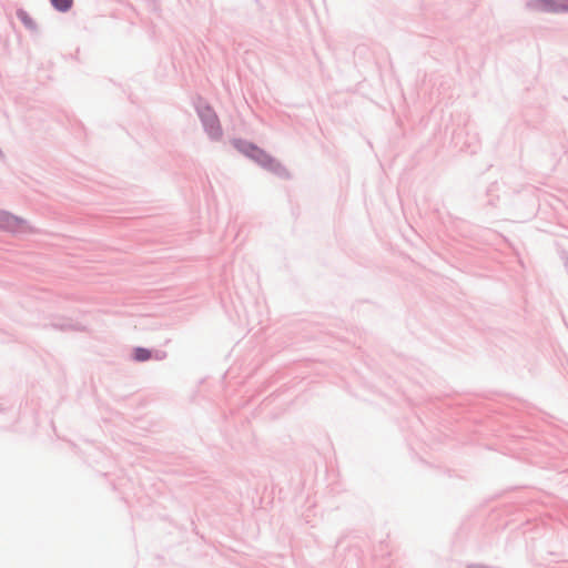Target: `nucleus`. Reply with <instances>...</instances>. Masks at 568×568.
Here are the masks:
<instances>
[{
  "label": "nucleus",
  "instance_id": "3",
  "mask_svg": "<svg viewBox=\"0 0 568 568\" xmlns=\"http://www.w3.org/2000/svg\"><path fill=\"white\" fill-rule=\"evenodd\" d=\"M206 125L210 128L211 135H213L214 138H217L220 135V126H219V122H217V119L215 115H212L209 119V122L206 123Z\"/></svg>",
  "mask_w": 568,
  "mask_h": 568
},
{
  "label": "nucleus",
  "instance_id": "4",
  "mask_svg": "<svg viewBox=\"0 0 568 568\" xmlns=\"http://www.w3.org/2000/svg\"><path fill=\"white\" fill-rule=\"evenodd\" d=\"M52 6L59 11H67L72 7L73 0H51Z\"/></svg>",
  "mask_w": 568,
  "mask_h": 568
},
{
  "label": "nucleus",
  "instance_id": "1",
  "mask_svg": "<svg viewBox=\"0 0 568 568\" xmlns=\"http://www.w3.org/2000/svg\"><path fill=\"white\" fill-rule=\"evenodd\" d=\"M26 229V220L14 216L9 212L0 211V230L16 233Z\"/></svg>",
  "mask_w": 568,
  "mask_h": 568
},
{
  "label": "nucleus",
  "instance_id": "2",
  "mask_svg": "<svg viewBox=\"0 0 568 568\" xmlns=\"http://www.w3.org/2000/svg\"><path fill=\"white\" fill-rule=\"evenodd\" d=\"M534 8L544 12L568 11V0H537Z\"/></svg>",
  "mask_w": 568,
  "mask_h": 568
},
{
  "label": "nucleus",
  "instance_id": "5",
  "mask_svg": "<svg viewBox=\"0 0 568 568\" xmlns=\"http://www.w3.org/2000/svg\"><path fill=\"white\" fill-rule=\"evenodd\" d=\"M148 357H149V354H146V352L144 351V355H143L144 361L148 359Z\"/></svg>",
  "mask_w": 568,
  "mask_h": 568
}]
</instances>
